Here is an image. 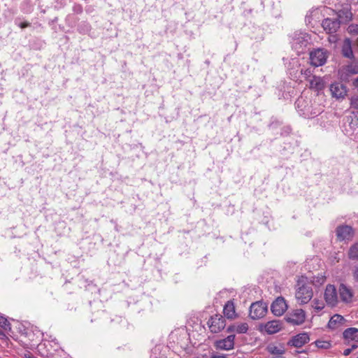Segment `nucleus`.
Segmentation results:
<instances>
[{"mask_svg": "<svg viewBox=\"0 0 358 358\" xmlns=\"http://www.w3.org/2000/svg\"><path fill=\"white\" fill-rule=\"evenodd\" d=\"M295 106L298 113L305 118H313L322 112L320 106H313L308 99L302 96L296 99Z\"/></svg>", "mask_w": 358, "mask_h": 358, "instance_id": "f257e3e1", "label": "nucleus"}, {"mask_svg": "<svg viewBox=\"0 0 358 358\" xmlns=\"http://www.w3.org/2000/svg\"><path fill=\"white\" fill-rule=\"evenodd\" d=\"M310 36L306 33L295 32L291 41L292 48L297 54L303 53L309 43Z\"/></svg>", "mask_w": 358, "mask_h": 358, "instance_id": "f03ea898", "label": "nucleus"}, {"mask_svg": "<svg viewBox=\"0 0 358 358\" xmlns=\"http://www.w3.org/2000/svg\"><path fill=\"white\" fill-rule=\"evenodd\" d=\"M313 296L312 287L308 285H302L299 287L295 293V298L299 305L308 303Z\"/></svg>", "mask_w": 358, "mask_h": 358, "instance_id": "7ed1b4c3", "label": "nucleus"}, {"mask_svg": "<svg viewBox=\"0 0 358 358\" xmlns=\"http://www.w3.org/2000/svg\"><path fill=\"white\" fill-rule=\"evenodd\" d=\"M327 59V51L322 48L313 50L310 53V64L315 66H321L324 65Z\"/></svg>", "mask_w": 358, "mask_h": 358, "instance_id": "20e7f679", "label": "nucleus"}, {"mask_svg": "<svg viewBox=\"0 0 358 358\" xmlns=\"http://www.w3.org/2000/svg\"><path fill=\"white\" fill-rule=\"evenodd\" d=\"M267 312V305L262 301L252 303L250 308V317L252 320L263 317Z\"/></svg>", "mask_w": 358, "mask_h": 358, "instance_id": "39448f33", "label": "nucleus"}, {"mask_svg": "<svg viewBox=\"0 0 358 358\" xmlns=\"http://www.w3.org/2000/svg\"><path fill=\"white\" fill-rule=\"evenodd\" d=\"M324 297L328 306L331 307L337 306L338 303V292L334 285L329 284L326 286Z\"/></svg>", "mask_w": 358, "mask_h": 358, "instance_id": "423d86ee", "label": "nucleus"}, {"mask_svg": "<svg viewBox=\"0 0 358 358\" xmlns=\"http://www.w3.org/2000/svg\"><path fill=\"white\" fill-rule=\"evenodd\" d=\"M337 238L340 241H349L355 236L354 229L349 225H340L336 229Z\"/></svg>", "mask_w": 358, "mask_h": 358, "instance_id": "0eeeda50", "label": "nucleus"}, {"mask_svg": "<svg viewBox=\"0 0 358 358\" xmlns=\"http://www.w3.org/2000/svg\"><path fill=\"white\" fill-rule=\"evenodd\" d=\"M285 319L288 323L299 325L304 322L306 313L303 309H296L287 314Z\"/></svg>", "mask_w": 358, "mask_h": 358, "instance_id": "6e6552de", "label": "nucleus"}, {"mask_svg": "<svg viewBox=\"0 0 358 358\" xmlns=\"http://www.w3.org/2000/svg\"><path fill=\"white\" fill-rule=\"evenodd\" d=\"M208 324L211 332L218 333L225 327V319L222 315H215L210 318Z\"/></svg>", "mask_w": 358, "mask_h": 358, "instance_id": "1a4fd4ad", "label": "nucleus"}, {"mask_svg": "<svg viewBox=\"0 0 358 358\" xmlns=\"http://www.w3.org/2000/svg\"><path fill=\"white\" fill-rule=\"evenodd\" d=\"M287 309V305L283 297H278L271 304V310L275 316H281Z\"/></svg>", "mask_w": 358, "mask_h": 358, "instance_id": "9d476101", "label": "nucleus"}, {"mask_svg": "<svg viewBox=\"0 0 358 358\" xmlns=\"http://www.w3.org/2000/svg\"><path fill=\"white\" fill-rule=\"evenodd\" d=\"M339 296L343 303H350L354 296L353 290L346 285L341 283L338 287Z\"/></svg>", "mask_w": 358, "mask_h": 358, "instance_id": "9b49d317", "label": "nucleus"}, {"mask_svg": "<svg viewBox=\"0 0 358 358\" xmlns=\"http://www.w3.org/2000/svg\"><path fill=\"white\" fill-rule=\"evenodd\" d=\"M322 26L327 34H334L340 28L341 22L338 19L326 18L322 20Z\"/></svg>", "mask_w": 358, "mask_h": 358, "instance_id": "f8f14e48", "label": "nucleus"}, {"mask_svg": "<svg viewBox=\"0 0 358 358\" xmlns=\"http://www.w3.org/2000/svg\"><path fill=\"white\" fill-rule=\"evenodd\" d=\"M235 335H229L224 339L216 341L215 347L222 350H230L234 347Z\"/></svg>", "mask_w": 358, "mask_h": 358, "instance_id": "ddd939ff", "label": "nucleus"}, {"mask_svg": "<svg viewBox=\"0 0 358 358\" xmlns=\"http://www.w3.org/2000/svg\"><path fill=\"white\" fill-rule=\"evenodd\" d=\"M310 341L309 335L307 333H301L292 336L287 345L295 348H301Z\"/></svg>", "mask_w": 358, "mask_h": 358, "instance_id": "4468645a", "label": "nucleus"}, {"mask_svg": "<svg viewBox=\"0 0 358 358\" xmlns=\"http://www.w3.org/2000/svg\"><path fill=\"white\" fill-rule=\"evenodd\" d=\"M330 92L332 97L336 99H343L347 94L345 86L341 83H334L330 86Z\"/></svg>", "mask_w": 358, "mask_h": 358, "instance_id": "2eb2a0df", "label": "nucleus"}, {"mask_svg": "<svg viewBox=\"0 0 358 358\" xmlns=\"http://www.w3.org/2000/svg\"><path fill=\"white\" fill-rule=\"evenodd\" d=\"M309 81V87L317 92L322 91L325 87V82L319 76H313Z\"/></svg>", "mask_w": 358, "mask_h": 358, "instance_id": "dca6fc26", "label": "nucleus"}, {"mask_svg": "<svg viewBox=\"0 0 358 358\" xmlns=\"http://www.w3.org/2000/svg\"><path fill=\"white\" fill-rule=\"evenodd\" d=\"M345 321V319L342 315L335 314L330 318L327 327L330 329L335 330L343 326Z\"/></svg>", "mask_w": 358, "mask_h": 358, "instance_id": "f3484780", "label": "nucleus"}, {"mask_svg": "<svg viewBox=\"0 0 358 358\" xmlns=\"http://www.w3.org/2000/svg\"><path fill=\"white\" fill-rule=\"evenodd\" d=\"M343 336L345 340L348 341V344L350 341L358 343V329L355 327L348 328L343 331Z\"/></svg>", "mask_w": 358, "mask_h": 358, "instance_id": "a211bd4d", "label": "nucleus"}, {"mask_svg": "<svg viewBox=\"0 0 358 358\" xmlns=\"http://www.w3.org/2000/svg\"><path fill=\"white\" fill-rule=\"evenodd\" d=\"M282 329V324L278 320L268 322L264 325V330L268 334H273L280 331Z\"/></svg>", "mask_w": 358, "mask_h": 358, "instance_id": "6ab92c4d", "label": "nucleus"}, {"mask_svg": "<svg viewBox=\"0 0 358 358\" xmlns=\"http://www.w3.org/2000/svg\"><path fill=\"white\" fill-rule=\"evenodd\" d=\"M341 51L345 57L350 59H354L355 56L352 48V41L350 38H345L343 41Z\"/></svg>", "mask_w": 358, "mask_h": 358, "instance_id": "aec40b11", "label": "nucleus"}, {"mask_svg": "<svg viewBox=\"0 0 358 358\" xmlns=\"http://www.w3.org/2000/svg\"><path fill=\"white\" fill-rule=\"evenodd\" d=\"M248 330V325L246 322L234 324L227 327V332H236L237 334H245Z\"/></svg>", "mask_w": 358, "mask_h": 358, "instance_id": "412c9836", "label": "nucleus"}, {"mask_svg": "<svg viewBox=\"0 0 358 358\" xmlns=\"http://www.w3.org/2000/svg\"><path fill=\"white\" fill-rule=\"evenodd\" d=\"M225 317L232 319L236 316L235 306L231 301H228L224 306L223 309Z\"/></svg>", "mask_w": 358, "mask_h": 358, "instance_id": "4be33fe9", "label": "nucleus"}, {"mask_svg": "<svg viewBox=\"0 0 358 358\" xmlns=\"http://www.w3.org/2000/svg\"><path fill=\"white\" fill-rule=\"evenodd\" d=\"M267 350L269 353L275 355L276 357H282L285 354V349L282 345H269L267 346Z\"/></svg>", "mask_w": 358, "mask_h": 358, "instance_id": "5701e85b", "label": "nucleus"}, {"mask_svg": "<svg viewBox=\"0 0 358 358\" xmlns=\"http://www.w3.org/2000/svg\"><path fill=\"white\" fill-rule=\"evenodd\" d=\"M348 257L350 259H358V243L351 245L348 251Z\"/></svg>", "mask_w": 358, "mask_h": 358, "instance_id": "b1692460", "label": "nucleus"}, {"mask_svg": "<svg viewBox=\"0 0 358 358\" xmlns=\"http://www.w3.org/2000/svg\"><path fill=\"white\" fill-rule=\"evenodd\" d=\"M312 308L314 309L315 313H319L322 310L324 309L325 305L324 303L322 300L315 299L312 301Z\"/></svg>", "mask_w": 358, "mask_h": 358, "instance_id": "393cba45", "label": "nucleus"}, {"mask_svg": "<svg viewBox=\"0 0 358 358\" xmlns=\"http://www.w3.org/2000/svg\"><path fill=\"white\" fill-rule=\"evenodd\" d=\"M314 343L318 348L320 349L327 350L331 347V343L329 341L317 340L314 342Z\"/></svg>", "mask_w": 358, "mask_h": 358, "instance_id": "a878e982", "label": "nucleus"}, {"mask_svg": "<svg viewBox=\"0 0 358 358\" xmlns=\"http://www.w3.org/2000/svg\"><path fill=\"white\" fill-rule=\"evenodd\" d=\"M346 71L351 74L358 73V62H353L346 66Z\"/></svg>", "mask_w": 358, "mask_h": 358, "instance_id": "bb28decb", "label": "nucleus"}, {"mask_svg": "<svg viewBox=\"0 0 358 358\" xmlns=\"http://www.w3.org/2000/svg\"><path fill=\"white\" fill-rule=\"evenodd\" d=\"M0 327L4 330H10V324L6 317L0 315Z\"/></svg>", "mask_w": 358, "mask_h": 358, "instance_id": "cd10ccee", "label": "nucleus"}, {"mask_svg": "<svg viewBox=\"0 0 358 358\" xmlns=\"http://www.w3.org/2000/svg\"><path fill=\"white\" fill-rule=\"evenodd\" d=\"M301 73L306 79L312 78V71L310 69H301Z\"/></svg>", "mask_w": 358, "mask_h": 358, "instance_id": "c85d7f7f", "label": "nucleus"}, {"mask_svg": "<svg viewBox=\"0 0 358 358\" xmlns=\"http://www.w3.org/2000/svg\"><path fill=\"white\" fill-rule=\"evenodd\" d=\"M350 34H358V24H350L348 28Z\"/></svg>", "mask_w": 358, "mask_h": 358, "instance_id": "c756f323", "label": "nucleus"}, {"mask_svg": "<svg viewBox=\"0 0 358 358\" xmlns=\"http://www.w3.org/2000/svg\"><path fill=\"white\" fill-rule=\"evenodd\" d=\"M351 106L355 108H358V96H353L350 101Z\"/></svg>", "mask_w": 358, "mask_h": 358, "instance_id": "7c9ffc66", "label": "nucleus"}, {"mask_svg": "<svg viewBox=\"0 0 358 358\" xmlns=\"http://www.w3.org/2000/svg\"><path fill=\"white\" fill-rule=\"evenodd\" d=\"M353 118H356L357 119V123H355L354 124L355 126H358V113H353V115H350V116H348V120H349L350 119L351 120V122H350V124H353L352 121H353Z\"/></svg>", "mask_w": 358, "mask_h": 358, "instance_id": "2f4dec72", "label": "nucleus"}, {"mask_svg": "<svg viewBox=\"0 0 358 358\" xmlns=\"http://www.w3.org/2000/svg\"><path fill=\"white\" fill-rule=\"evenodd\" d=\"M353 277L356 281H358V266H355L354 268Z\"/></svg>", "mask_w": 358, "mask_h": 358, "instance_id": "473e14b6", "label": "nucleus"}, {"mask_svg": "<svg viewBox=\"0 0 358 358\" xmlns=\"http://www.w3.org/2000/svg\"><path fill=\"white\" fill-rule=\"evenodd\" d=\"M19 26H20L22 29H24V28H25V27H29V26H30V23L27 22H22V23H20V24H19Z\"/></svg>", "mask_w": 358, "mask_h": 358, "instance_id": "72a5a7b5", "label": "nucleus"}, {"mask_svg": "<svg viewBox=\"0 0 358 358\" xmlns=\"http://www.w3.org/2000/svg\"><path fill=\"white\" fill-rule=\"evenodd\" d=\"M210 358H227V356L225 355H214L210 357Z\"/></svg>", "mask_w": 358, "mask_h": 358, "instance_id": "f704fd0d", "label": "nucleus"}, {"mask_svg": "<svg viewBox=\"0 0 358 358\" xmlns=\"http://www.w3.org/2000/svg\"><path fill=\"white\" fill-rule=\"evenodd\" d=\"M352 352L350 348H347L343 351V355L345 356H348Z\"/></svg>", "mask_w": 358, "mask_h": 358, "instance_id": "c9c22d12", "label": "nucleus"}, {"mask_svg": "<svg viewBox=\"0 0 358 358\" xmlns=\"http://www.w3.org/2000/svg\"><path fill=\"white\" fill-rule=\"evenodd\" d=\"M357 348H358L357 344L354 343V344H352V345H351V347H350V350H351L352 351H353L354 350L357 349Z\"/></svg>", "mask_w": 358, "mask_h": 358, "instance_id": "e433bc0d", "label": "nucleus"}, {"mask_svg": "<svg viewBox=\"0 0 358 358\" xmlns=\"http://www.w3.org/2000/svg\"><path fill=\"white\" fill-rule=\"evenodd\" d=\"M77 10H78V12H81L82 11V8L80 7H79V8H77Z\"/></svg>", "mask_w": 358, "mask_h": 358, "instance_id": "4c0bfd02", "label": "nucleus"}, {"mask_svg": "<svg viewBox=\"0 0 358 358\" xmlns=\"http://www.w3.org/2000/svg\"><path fill=\"white\" fill-rule=\"evenodd\" d=\"M77 10H78V12H81L82 11V8L80 7H79V8H77Z\"/></svg>", "mask_w": 358, "mask_h": 358, "instance_id": "58836bf2", "label": "nucleus"}, {"mask_svg": "<svg viewBox=\"0 0 358 358\" xmlns=\"http://www.w3.org/2000/svg\"><path fill=\"white\" fill-rule=\"evenodd\" d=\"M355 82H356V85L358 86V77L357 78Z\"/></svg>", "mask_w": 358, "mask_h": 358, "instance_id": "ea45409f", "label": "nucleus"}, {"mask_svg": "<svg viewBox=\"0 0 358 358\" xmlns=\"http://www.w3.org/2000/svg\"><path fill=\"white\" fill-rule=\"evenodd\" d=\"M349 15H350V17H351L352 13H349Z\"/></svg>", "mask_w": 358, "mask_h": 358, "instance_id": "a19ab883", "label": "nucleus"}, {"mask_svg": "<svg viewBox=\"0 0 358 358\" xmlns=\"http://www.w3.org/2000/svg\"><path fill=\"white\" fill-rule=\"evenodd\" d=\"M357 45H358V38H357Z\"/></svg>", "mask_w": 358, "mask_h": 358, "instance_id": "79ce46f5", "label": "nucleus"}, {"mask_svg": "<svg viewBox=\"0 0 358 358\" xmlns=\"http://www.w3.org/2000/svg\"><path fill=\"white\" fill-rule=\"evenodd\" d=\"M357 358H358V357H357Z\"/></svg>", "mask_w": 358, "mask_h": 358, "instance_id": "37998d69", "label": "nucleus"}]
</instances>
